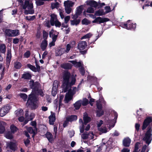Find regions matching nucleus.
I'll use <instances>...</instances> for the list:
<instances>
[{"instance_id": "obj_1", "label": "nucleus", "mask_w": 152, "mask_h": 152, "mask_svg": "<svg viewBox=\"0 0 152 152\" xmlns=\"http://www.w3.org/2000/svg\"><path fill=\"white\" fill-rule=\"evenodd\" d=\"M76 76L75 75H73L70 76V73L67 71L64 72L63 74V80L62 86V92H65L68 91V92L66 94L64 99V102L66 103H68L72 99L73 96L77 91L76 87L71 88V87L75 84Z\"/></svg>"}, {"instance_id": "obj_2", "label": "nucleus", "mask_w": 152, "mask_h": 152, "mask_svg": "<svg viewBox=\"0 0 152 152\" xmlns=\"http://www.w3.org/2000/svg\"><path fill=\"white\" fill-rule=\"evenodd\" d=\"M112 113L114 116V118H105L104 126L98 128V130L101 133H105L114 127L116 122L118 114L115 111H113Z\"/></svg>"}, {"instance_id": "obj_3", "label": "nucleus", "mask_w": 152, "mask_h": 152, "mask_svg": "<svg viewBox=\"0 0 152 152\" xmlns=\"http://www.w3.org/2000/svg\"><path fill=\"white\" fill-rule=\"evenodd\" d=\"M33 91H32V93L29 95L26 105L32 109H35L37 107V99L35 95L33 94Z\"/></svg>"}, {"instance_id": "obj_4", "label": "nucleus", "mask_w": 152, "mask_h": 152, "mask_svg": "<svg viewBox=\"0 0 152 152\" xmlns=\"http://www.w3.org/2000/svg\"><path fill=\"white\" fill-rule=\"evenodd\" d=\"M22 6L23 9H27L28 10V11H25V13L26 14H32L34 13V11L32 10L33 6L32 0H25L24 4H22Z\"/></svg>"}, {"instance_id": "obj_5", "label": "nucleus", "mask_w": 152, "mask_h": 152, "mask_svg": "<svg viewBox=\"0 0 152 152\" xmlns=\"http://www.w3.org/2000/svg\"><path fill=\"white\" fill-rule=\"evenodd\" d=\"M152 128L149 126L147 129V132L142 137V140L146 143L149 145L152 140Z\"/></svg>"}, {"instance_id": "obj_6", "label": "nucleus", "mask_w": 152, "mask_h": 152, "mask_svg": "<svg viewBox=\"0 0 152 152\" xmlns=\"http://www.w3.org/2000/svg\"><path fill=\"white\" fill-rule=\"evenodd\" d=\"M6 35L8 37H14L19 35V31L18 30L7 29L5 30Z\"/></svg>"}, {"instance_id": "obj_7", "label": "nucleus", "mask_w": 152, "mask_h": 152, "mask_svg": "<svg viewBox=\"0 0 152 152\" xmlns=\"http://www.w3.org/2000/svg\"><path fill=\"white\" fill-rule=\"evenodd\" d=\"M64 4L66 12L68 14H69L71 11V7L73 6L74 3L71 1L68 0L64 2Z\"/></svg>"}, {"instance_id": "obj_8", "label": "nucleus", "mask_w": 152, "mask_h": 152, "mask_svg": "<svg viewBox=\"0 0 152 152\" xmlns=\"http://www.w3.org/2000/svg\"><path fill=\"white\" fill-rule=\"evenodd\" d=\"M51 19L50 22L51 25H54L56 27H60L61 26V23L59 22L57 19L56 15L54 14L51 15Z\"/></svg>"}, {"instance_id": "obj_9", "label": "nucleus", "mask_w": 152, "mask_h": 152, "mask_svg": "<svg viewBox=\"0 0 152 152\" xmlns=\"http://www.w3.org/2000/svg\"><path fill=\"white\" fill-rule=\"evenodd\" d=\"M96 115L98 117H100L103 115L104 112L102 110V106L99 101H96Z\"/></svg>"}, {"instance_id": "obj_10", "label": "nucleus", "mask_w": 152, "mask_h": 152, "mask_svg": "<svg viewBox=\"0 0 152 152\" xmlns=\"http://www.w3.org/2000/svg\"><path fill=\"white\" fill-rule=\"evenodd\" d=\"M90 118L88 116L87 114L86 113H84L83 117L84 123L83 124L82 126L80 127V131L81 133H83L84 131V125H86L90 121Z\"/></svg>"}, {"instance_id": "obj_11", "label": "nucleus", "mask_w": 152, "mask_h": 152, "mask_svg": "<svg viewBox=\"0 0 152 152\" xmlns=\"http://www.w3.org/2000/svg\"><path fill=\"white\" fill-rule=\"evenodd\" d=\"M122 26L124 28L128 29H134L136 27V25L135 24L132 23L130 20H128L127 22V24H122Z\"/></svg>"}, {"instance_id": "obj_12", "label": "nucleus", "mask_w": 152, "mask_h": 152, "mask_svg": "<svg viewBox=\"0 0 152 152\" xmlns=\"http://www.w3.org/2000/svg\"><path fill=\"white\" fill-rule=\"evenodd\" d=\"M10 109V106L7 105L1 108L0 110V115L3 117L7 113Z\"/></svg>"}, {"instance_id": "obj_13", "label": "nucleus", "mask_w": 152, "mask_h": 152, "mask_svg": "<svg viewBox=\"0 0 152 152\" xmlns=\"http://www.w3.org/2000/svg\"><path fill=\"white\" fill-rule=\"evenodd\" d=\"M26 119L24 124H23V126L26 124L28 121L32 120L34 118L35 114L34 113H31L29 115H28V111H26L25 113Z\"/></svg>"}, {"instance_id": "obj_14", "label": "nucleus", "mask_w": 152, "mask_h": 152, "mask_svg": "<svg viewBox=\"0 0 152 152\" xmlns=\"http://www.w3.org/2000/svg\"><path fill=\"white\" fill-rule=\"evenodd\" d=\"M70 63L77 66H81L83 65L81 61L77 62L75 61H71L64 64L62 66H71Z\"/></svg>"}, {"instance_id": "obj_15", "label": "nucleus", "mask_w": 152, "mask_h": 152, "mask_svg": "<svg viewBox=\"0 0 152 152\" xmlns=\"http://www.w3.org/2000/svg\"><path fill=\"white\" fill-rule=\"evenodd\" d=\"M87 46L86 43V42L81 41L80 42L78 45V49L80 50V52L82 54L85 53L86 51L85 50L83 51L81 50L85 49Z\"/></svg>"}, {"instance_id": "obj_16", "label": "nucleus", "mask_w": 152, "mask_h": 152, "mask_svg": "<svg viewBox=\"0 0 152 152\" xmlns=\"http://www.w3.org/2000/svg\"><path fill=\"white\" fill-rule=\"evenodd\" d=\"M109 19L107 18H102L101 17H97L94 20L92 21V23H104L105 22L109 21Z\"/></svg>"}, {"instance_id": "obj_17", "label": "nucleus", "mask_w": 152, "mask_h": 152, "mask_svg": "<svg viewBox=\"0 0 152 152\" xmlns=\"http://www.w3.org/2000/svg\"><path fill=\"white\" fill-rule=\"evenodd\" d=\"M152 122V117H149L146 118L144 121L142 126V129L144 130L148 126L150 123Z\"/></svg>"}, {"instance_id": "obj_18", "label": "nucleus", "mask_w": 152, "mask_h": 152, "mask_svg": "<svg viewBox=\"0 0 152 152\" xmlns=\"http://www.w3.org/2000/svg\"><path fill=\"white\" fill-rule=\"evenodd\" d=\"M29 84L31 88L33 89L34 91L37 90L39 86V83L35 82L34 83L33 80H31L30 81Z\"/></svg>"}, {"instance_id": "obj_19", "label": "nucleus", "mask_w": 152, "mask_h": 152, "mask_svg": "<svg viewBox=\"0 0 152 152\" xmlns=\"http://www.w3.org/2000/svg\"><path fill=\"white\" fill-rule=\"evenodd\" d=\"M58 34L56 31L52 29L49 32V36L50 37L52 38V39H56Z\"/></svg>"}, {"instance_id": "obj_20", "label": "nucleus", "mask_w": 152, "mask_h": 152, "mask_svg": "<svg viewBox=\"0 0 152 152\" xmlns=\"http://www.w3.org/2000/svg\"><path fill=\"white\" fill-rule=\"evenodd\" d=\"M57 83V81H55L53 83L52 91V94L53 96H55L57 93L58 85Z\"/></svg>"}, {"instance_id": "obj_21", "label": "nucleus", "mask_w": 152, "mask_h": 152, "mask_svg": "<svg viewBox=\"0 0 152 152\" xmlns=\"http://www.w3.org/2000/svg\"><path fill=\"white\" fill-rule=\"evenodd\" d=\"M25 129L27 130V131L30 134H33L32 136V137H34L35 134L37 132V129L36 128H34V129H33L31 127H28L27 126H26L24 127Z\"/></svg>"}, {"instance_id": "obj_22", "label": "nucleus", "mask_w": 152, "mask_h": 152, "mask_svg": "<svg viewBox=\"0 0 152 152\" xmlns=\"http://www.w3.org/2000/svg\"><path fill=\"white\" fill-rule=\"evenodd\" d=\"M131 139L128 137L125 138L123 140V144L125 147H129L131 142Z\"/></svg>"}, {"instance_id": "obj_23", "label": "nucleus", "mask_w": 152, "mask_h": 152, "mask_svg": "<svg viewBox=\"0 0 152 152\" xmlns=\"http://www.w3.org/2000/svg\"><path fill=\"white\" fill-rule=\"evenodd\" d=\"M6 125L5 122L2 121H0V133H3L5 131L4 126Z\"/></svg>"}, {"instance_id": "obj_24", "label": "nucleus", "mask_w": 152, "mask_h": 152, "mask_svg": "<svg viewBox=\"0 0 152 152\" xmlns=\"http://www.w3.org/2000/svg\"><path fill=\"white\" fill-rule=\"evenodd\" d=\"M87 4L91 7H94L95 8L98 5L97 3L94 1H88Z\"/></svg>"}, {"instance_id": "obj_25", "label": "nucleus", "mask_w": 152, "mask_h": 152, "mask_svg": "<svg viewBox=\"0 0 152 152\" xmlns=\"http://www.w3.org/2000/svg\"><path fill=\"white\" fill-rule=\"evenodd\" d=\"M82 100H79L76 102L74 104V107L76 110L79 109L81 104Z\"/></svg>"}, {"instance_id": "obj_26", "label": "nucleus", "mask_w": 152, "mask_h": 152, "mask_svg": "<svg viewBox=\"0 0 152 152\" xmlns=\"http://www.w3.org/2000/svg\"><path fill=\"white\" fill-rule=\"evenodd\" d=\"M95 15L97 16H100L105 14L103 10L99 9L95 12Z\"/></svg>"}, {"instance_id": "obj_27", "label": "nucleus", "mask_w": 152, "mask_h": 152, "mask_svg": "<svg viewBox=\"0 0 152 152\" xmlns=\"http://www.w3.org/2000/svg\"><path fill=\"white\" fill-rule=\"evenodd\" d=\"M49 123L50 124L53 125L55 120V115L53 114H52L49 117Z\"/></svg>"}, {"instance_id": "obj_28", "label": "nucleus", "mask_w": 152, "mask_h": 152, "mask_svg": "<svg viewBox=\"0 0 152 152\" xmlns=\"http://www.w3.org/2000/svg\"><path fill=\"white\" fill-rule=\"evenodd\" d=\"M77 118V116L73 115L66 117V120L68 121L71 122L76 120Z\"/></svg>"}, {"instance_id": "obj_29", "label": "nucleus", "mask_w": 152, "mask_h": 152, "mask_svg": "<svg viewBox=\"0 0 152 152\" xmlns=\"http://www.w3.org/2000/svg\"><path fill=\"white\" fill-rule=\"evenodd\" d=\"M83 10V7L82 6L79 7L77 9L76 12V17L75 18H77V16L80 15L82 12Z\"/></svg>"}, {"instance_id": "obj_30", "label": "nucleus", "mask_w": 152, "mask_h": 152, "mask_svg": "<svg viewBox=\"0 0 152 152\" xmlns=\"http://www.w3.org/2000/svg\"><path fill=\"white\" fill-rule=\"evenodd\" d=\"M23 111L22 109H19L15 112V114L17 116L20 117L23 114Z\"/></svg>"}, {"instance_id": "obj_31", "label": "nucleus", "mask_w": 152, "mask_h": 152, "mask_svg": "<svg viewBox=\"0 0 152 152\" xmlns=\"http://www.w3.org/2000/svg\"><path fill=\"white\" fill-rule=\"evenodd\" d=\"M47 45V41L45 39L43 40L41 44V47L43 50H44Z\"/></svg>"}, {"instance_id": "obj_32", "label": "nucleus", "mask_w": 152, "mask_h": 152, "mask_svg": "<svg viewBox=\"0 0 152 152\" xmlns=\"http://www.w3.org/2000/svg\"><path fill=\"white\" fill-rule=\"evenodd\" d=\"M74 45L72 44H68L66 46V49H65V52L66 53H68L73 47Z\"/></svg>"}, {"instance_id": "obj_33", "label": "nucleus", "mask_w": 152, "mask_h": 152, "mask_svg": "<svg viewBox=\"0 0 152 152\" xmlns=\"http://www.w3.org/2000/svg\"><path fill=\"white\" fill-rule=\"evenodd\" d=\"M46 136L49 142H51L53 140V137L52 134L49 132H47L46 134Z\"/></svg>"}, {"instance_id": "obj_34", "label": "nucleus", "mask_w": 152, "mask_h": 152, "mask_svg": "<svg viewBox=\"0 0 152 152\" xmlns=\"http://www.w3.org/2000/svg\"><path fill=\"white\" fill-rule=\"evenodd\" d=\"M7 148H9L11 149L14 150L15 147V144L14 143L10 142L7 144Z\"/></svg>"}, {"instance_id": "obj_35", "label": "nucleus", "mask_w": 152, "mask_h": 152, "mask_svg": "<svg viewBox=\"0 0 152 152\" xmlns=\"http://www.w3.org/2000/svg\"><path fill=\"white\" fill-rule=\"evenodd\" d=\"M0 52L4 53L6 52V46L4 44H0Z\"/></svg>"}, {"instance_id": "obj_36", "label": "nucleus", "mask_w": 152, "mask_h": 152, "mask_svg": "<svg viewBox=\"0 0 152 152\" xmlns=\"http://www.w3.org/2000/svg\"><path fill=\"white\" fill-rule=\"evenodd\" d=\"M31 75L29 73H26L23 75L22 78L25 79H29L31 78Z\"/></svg>"}, {"instance_id": "obj_37", "label": "nucleus", "mask_w": 152, "mask_h": 152, "mask_svg": "<svg viewBox=\"0 0 152 152\" xmlns=\"http://www.w3.org/2000/svg\"><path fill=\"white\" fill-rule=\"evenodd\" d=\"M88 136V137H89V138L87 139V140H88L93 139L95 140L96 139V136L92 132L89 133Z\"/></svg>"}, {"instance_id": "obj_38", "label": "nucleus", "mask_w": 152, "mask_h": 152, "mask_svg": "<svg viewBox=\"0 0 152 152\" xmlns=\"http://www.w3.org/2000/svg\"><path fill=\"white\" fill-rule=\"evenodd\" d=\"M10 129L11 132L13 133H14L18 130L17 128L13 125H12L10 126Z\"/></svg>"}, {"instance_id": "obj_39", "label": "nucleus", "mask_w": 152, "mask_h": 152, "mask_svg": "<svg viewBox=\"0 0 152 152\" xmlns=\"http://www.w3.org/2000/svg\"><path fill=\"white\" fill-rule=\"evenodd\" d=\"M141 146V144L140 143L138 142L136 143L135 145L134 150L133 152H138V149Z\"/></svg>"}, {"instance_id": "obj_40", "label": "nucleus", "mask_w": 152, "mask_h": 152, "mask_svg": "<svg viewBox=\"0 0 152 152\" xmlns=\"http://www.w3.org/2000/svg\"><path fill=\"white\" fill-rule=\"evenodd\" d=\"M65 52V49L61 48L56 52V55L61 56Z\"/></svg>"}, {"instance_id": "obj_41", "label": "nucleus", "mask_w": 152, "mask_h": 152, "mask_svg": "<svg viewBox=\"0 0 152 152\" xmlns=\"http://www.w3.org/2000/svg\"><path fill=\"white\" fill-rule=\"evenodd\" d=\"M80 21V20H74L71 21V24L72 25H77L79 23Z\"/></svg>"}, {"instance_id": "obj_42", "label": "nucleus", "mask_w": 152, "mask_h": 152, "mask_svg": "<svg viewBox=\"0 0 152 152\" xmlns=\"http://www.w3.org/2000/svg\"><path fill=\"white\" fill-rule=\"evenodd\" d=\"M5 137L7 139H11L13 137V135L12 134V133L10 132H8L5 135Z\"/></svg>"}, {"instance_id": "obj_43", "label": "nucleus", "mask_w": 152, "mask_h": 152, "mask_svg": "<svg viewBox=\"0 0 152 152\" xmlns=\"http://www.w3.org/2000/svg\"><path fill=\"white\" fill-rule=\"evenodd\" d=\"M82 22L83 24H85L86 25H87L91 23L90 21L86 18H85L83 19L82 20Z\"/></svg>"}, {"instance_id": "obj_44", "label": "nucleus", "mask_w": 152, "mask_h": 152, "mask_svg": "<svg viewBox=\"0 0 152 152\" xmlns=\"http://www.w3.org/2000/svg\"><path fill=\"white\" fill-rule=\"evenodd\" d=\"M92 35V34L90 33H89L84 36H83L81 38V39H88L90 38Z\"/></svg>"}, {"instance_id": "obj_45", "label": "nucleus", "mask_w": 152, "mask_h": 152, "mask_svg": "<svg viewBox=\"0 0 152 152\" xmlns=\"http://www.w3.org/2000/svg\"><path fill=\"white\" fill-rule=\"evenodd\" d=\"M88 100L86 98H84L82 101L81 104L83 106H86L88 104Z\"/></svg>"}, {"instance_id": "obj_46", "label": "nucleus", "mask_w": 152, "mask_h": 152, "mask_svg": "<svg viewBox=\"0 0 152 152\" xmlns=\"http://www.w3.org/2000/svg\"><path fill=\"white\" fill-rule=\"evenodd\" d=\"M19 96L23 99L25 101L27 99V96L25 94L21 93L19 94Z\"/></svg>"}, {"instance_id": "obj_47", "label": "nucleus", "mask_w": 152, "mask_h": 152, "mask_svg": "<svg viewBox=\"0 0 152 152\" xmlns=\"http://www.w3.org/2000/svg\"><path fill=\"white\" fill-rule=\"evenodd\" d=\"M30 69L32 71L36 72L38 71L39 70L40 67H29Z\"/></svg>"}, {"instance_id": "obj_48", "label": "nucleus", "mask_w": 152, "mask_h": 152, "mask_svg": "<svg viewBox=\"0 0 152 152\" xmlns=\"http://www.w3.org/2000/svg\"><path fill=\"white\" fill-rule=\"evenodd\" d=\"M94 9L91 7H88L86 11V12L89 13H92L94 12Z\"/></svg>"}, {"instance_id": "obj_49", "label": "nucleus", "mask_w": 152, "mask_h": 152, "mask_svg": "<svg viewBox=\"0 0 152 152\" xmlns=\"http://www.w3.org/2000/svg\"><path fill=\"white\" fill-rule=\"evenodd\" d=\"M58 10L59 12V14L61 18L63 19L64 18V15L63 13V12H64L63 10L59 8Z\"/></svg>"}, {"instance_id": "obj_50", "label": "nucleus", "mask_w": 152, "mask_h": 152, "mask_svg": "<svg viewBox=\"0 0 152 152\" xmlns=\"http://www.w3.org/2000/svg\"><path fill=\"white\" fill-rule=\"evenodd\" d=\"M88 134H82L81 136L82 138L84 140H87V139L89 138V137H88Z\"/></svg>"}, {"instance_id": "obj_51", "label": "nucleus", "mask_w": 152, "mask_h": 152, "mask_svg": "<svg viewBox=\"0 0 152 152\" xmlns=\"http://www.w3.org/2000/svg\"><path fill=\"white\" fill-rule=\"evenodd\" d=\"M105 11L104 12L105 14H106L110 12V7L108 6H107L105 7Z\"/></svg>"}, {"instance_id": "obj_52", "label": "nucleus", "mask_w": 152, "mask_h": 152, "mask_svg": "<svg viewBox=\"0 0 152 152\" xmlns=\"http://www.w3.org/2000/svg\"><path fill=\"white\" fill-rule=\"evenodd\" d=\"M58 6V2H56L52 3L51 4V7L53 9L55 8H57Z\"/></svg>"}, {"instance_id": "obj_53", "label": "nucleus", "mask_w": 152, "mask_h": 152, "mask_svg": "<svg viewBox=\"0 0 152 152\" xmlns=\"http://www.w3.org/2000/svg\"><path fill=\"white\" fill-rule=\"evenodd\" d=\"M64 98V96L61 95L60 96V99L59 100V110L61 106H62V104L61 103V101Z\"/></svg>"}, {"instance_id": "obj_54", "label": "nucleus", "mask_w": 152, "mask_h": 152, "mask_svg": "<svg viewBox=\"0 0 152 152\" xmlns=\"http://www.w3.org/2000/svg\"><path fill=\"white\" fill-rule=\"evenodd\" d=\"M147 146L144 145L142 148L140 152H148V151L146 149Z\"/></svg>"}, {"instance_id": "obj_55", "label": "nucleus", "mask_w": 152, "mask_h": 152, "mask_svg": "<svg viewBox=\"0 0 152 152\" xmlns=\"http://www.w3.org/2000/svg\"><path fill=\"white\" fill-rule=\"evenodd\" d=\"M30 53L29 51H27L24 53V56L25 58H28L30 56Z\"/></svg>"}, {"instance_id": "obj_56", "label": "nucleus", "mask_w": 152, "mask_h": 152, "mask_svg": "<svg viewBox=\"0 0 152 152\" xmlns=\"http://www.w3.org/2000/svg\"><path fill=\"white\" fill-rule=\"evenodd\" d=\"M43 38L46 40L48 36V34L46 31H44L43 32Z\"/></svg>"}, {"instance_id": "obj_57", "label": "nucleus", "mask_w": 152, "mask_h": 152, "mask_svg": "<svg viewBox=\"0 0 152 152\" xmlns=\"http://www.w3.org/2000/svg\"><path fill=\"white\" fill-rule=\"evenodd\" d=\"M56 39H52V41L49 44V45L50 47H51L52 46H53L55 45V42H56Z\"/></svg>"}, {"instance_id": "obj_58", "label": "nucleus", "mask_w": 152, "mask_h": 152, "mask_svg": "<svg viewBox=\"0 0 152 152\" xmlns=\"http://www.w3.org/2000/svg\"><path fill=\"white\" fill-rule=\"evenodd\" d=\"M70 19V16H66L64 18L65 23H67L69 21Z\"/></svg>"}, {"instance_id": "obj_59", "label": "nucleus", "mask_w": 152, "mask_h": 152, "mask_svg": "<svg viewBox=\"0 0 152 152\" xmlns=\"http://www.w3.org/2000/svg\"><path fill=\"white\" fill-rule=\"evenodd\" d=\"M103 124V121L102 120H100L99 121L97 122V124L98 128L100 127V126Z\"/></svg>"}, {"instance_id": "obj_60", "label": "nucleus", "mask_w": 152, "mask_h": 152, "mask_svg": "<svg viewBox=\"0 0 152 152\" xmlns=\"http://www.w3.org/2000/svg\"><path fill=\"white\" fill-rule=\"evenodd\" d=\"M88 80H96V77H95L92 76H89L88 77Z\"/></svg>"}, {"instance_id": "obj_61", "label": "nucleus", "mask_w": 152, "mask_h": 152, "mask_svg": "<svg viewBox=\"0 0 152 152\" xmlns=\"http://www.w3.org/2000/svg\"><path fill=\"white\" fill-rule=\"evenodd\" d=\"M140 126V124H139L136 123L135 124V128L136 130L138 131L139 129Z\"/></svg>"}, {"instance_id": "obj_62", "label": "nucleus", "mask_w": 152, "mask_h": 152, "mask_svg": "<svg viewBox=\"0 0 152 152\" xmlns=\"http://www.w3.org/2000/svg\"><path fill=\"white\" fill-rule=\"evenodd\" d=\"M11 58V53L10 52H7V57L6 58V59H7V60H10Z\"/></svg>"}, {"instance_id": "obj_63", "label": "nucleus", "mask_w": 152, "mask_h": 152, "mask_svg": "<svg viewBox=\"0 0 152 152\" xmlns=\"http://www.w3.org/2000/svg\"><path fill=\"white\" fill-rule=\"evenodd\" d=\"M18 120L20 122H22L24 121H25L24 118L22 116L19 117L18 118Z\"/></svg>"}, {"instance_id": "obj_64", "label": "nucleus", "mask_w": 152, "mask_h": 152, "mask_svg": "<svg viewBox=\"0 0 152 152\" xmlns=\"http://www.w3.org/2000/svg\"><path fill=\"white\" fill-rule=\"evenodd\" d=\"M130 150L128 148H124L121 151V152H130Z\"/></svg>"}]
</instances>
